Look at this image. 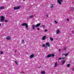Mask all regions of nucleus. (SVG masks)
I'll list each match as a JSON object with an SVG mask.
<instances>
[{
	"instance_id": "1",
	"label": "nucleus",
	"mask_w": 74,
	"mask_h": 74,
	"mask_svg": "<svg viewBox=\"0 0 74 74\" xmlns=\"http://www.w3.org/2000/svg\"><path fill=\"white\" fill-rule=\"evenodd\" d=\"M1 17V22H3L4 21V19H5V18H4V16H2Z\"/></svg>"
},
{
	"instance_id": "2",
	"label": "nucleus",
	"mask_w": 74,
	"mask_h": 74,
	"mask_svg": "<svg viewBox=\"0 0 74 74\" xmlns=\"http://www.w3.org/2000/svg\"><path fill=\"white\" fill-rule=\"evenodd\" d=\"M22 26H25L26 28H28V25H27V24L26 23H24L22 24Z\"/></svg>"
},
{
	"instance_id": "3",
	"label": "nucleus",
	"mask_w": 74,
	"mask_h": 74,
	"mask_svg": "<svg viewBox=\"0 0 74 74\" xmlns=\"http://www.w3.org/2000/svg\"><path fill=\"white\" fill-rule=\"evenodd\" d=\"M20 7H21V6H18L14 7V10H19V9H20Z\"/></svg>"
},
{
	"instance_id": "4",
	"label": "nucleus",
	"mask_w": 74,
	"mask_h": 74,
	"mask_svg": "<svg viewBox=\"0 0 74 74\" xmlns=\"http://www.w3.org/2000/svg\"><path fill=\"white\" fill-rule=\"evenodd\" d=\"M20 7H21V6H18L14 7V10H19V9H20Z\"/></svg>"
},
{
	"instance_id": "5",
	"label": "nucleus",
	"mask_w": 74,
	"mask_h": 74,
	"mask_svg": "<svg viewBox=\"0 0 74 74\" xmlns=\"http://www.w3.org/2000/svg\"><path fill=\"white\" fill-rule=\"evenodd\" d=\"M62 1L63 0H58V2L59 4L60 5L62 4V2H61L60 1Z\"/></svg>"
},
{
	"instance_id": "6",
	"label": "nucleus",
	"mask_w": 74,
	"mask_h": 74,
	"mask_svg": "<svg viewBox=\"0 0 74 74\" xmlns=\"http://www.w3.org/2000/svg\"><path fill=\"white\" fill-rule=\"evenodd\" d=\"M40 25H41V23H39L36 25H35V26L36 27H39V26H40Z\"/></svg>"
},
{
	"instance_id": "7",
	"label": "nucleus",
	"mask_w": 74,
	"mask_h": 74,
	"mask_svg": "<svg viewBox=\"0 0 74 74\" xmlns=\"http://www.w3.org/2000/svg\"><path fill=\"white\" fill-rule=\"evenodd\" d=\"M46 45L48 46L49 47H51V46H50V44H49V42L46 43Z\"/></svg>"
},
{
	"instance_id": "8",
	"label": "nucleus",
	"mask_w": 74,
	"mask_h": 74,
	"mask_svg": "<svg viewBox=\"0 0 74 74\" xmlns=\"http://www.w3.org/2000/svg\"><path fill=\"white\" fill-rule=\"evenodd\" d=\"M51 56H52V54H49L48 55L47 57V58H51Z\"/></svg>"
},
{
	"instance_id": "9",
	"label": "nucleus",
	"mask_w": 74,
	"mask_h": 74,
	"mask_svg": "<svg viewBox=\"0 0 74 74\" xmlns=\"http://www.w3.org/2000/svg\"><path fill=\"white\" fill-rule=\"evenodd\" d=\"M34 54H32L30 56V57L31 58H34Z\"/></svg>"
},
{
	"instance_id": "10",
	"label": "nucleus",
	"mask_w": 74,
	"mask_h": 74,
	"mask_svg": "<svg viewBox=\"0 0 74 74\" xmlns=\"http://www.w3.org/2000/svg\"><path fill=\"white\" fill-rule=\"evenodd\" d=\"M46 38V36H44L42 38V40H45Z\"/></svg>"
},
{
	"instance_id": "11",
	"label": "nucleus",
	"mask_w": 74,
	"mask_h": 74,
	"mask_svg": "<svg viewBox=\"0 0 74 74\" xmlns=\"http://www.w3.org/2000/svg\"><path fill=\"white\" fill-rule=\"evenodd\" d=\"M65 62H66V61H65V60H63V61H62V65H63V64H64V63H65Z\"/></svg>"
},
{
	"instance_id": "12",
	"label": "nucleus",
	"mask_w": 74,
	"mask_h": 74,
	"mask_svg": "<svg viewBox=\"0 0 74 74\" xmlns=\"http://www.w3.org/2000/svg\"><path fill=\"white\" fill-rule=\"evenodd\" d=\"M6 39L7 40H10V37L9 36H7Z\"/></svg>"
},
{
	"instance_id": "13",
	"label": "nucleus",
	"mask_w": 74,
	"mask_h": 74,
	"mask_svg": "<svg viewBox=\"0 0 74 74\" xmlns=\"http://www.w3.org/2000/svg\"><path fill=\"white\" fill-rule=\"evenodd\" d=\"M60 32V31H59V30L58 29L56 30V33L58 34H59V33Z\"/></svg>"
},
{
	"instance_id": "14",
	"label": "nucleus",
	"mask_w": 74,
	"mask_h": 74,
	"mask_svg": "<svg viewBox=\"0 0 74 74\" xmlns=\"http://www.w3.org/2000/svg\"><path fill=\"white\" fill-rule=\"evenodd\" d=\"M32 28L34 30L35 29V27H36V25H32Z\"/></svg>"
},
{
	"instance_id": "15",
	"label": "nucleus",
	"mask_w": 74,
	"mask_h": 74,
	"mask_svg": "<svg viewBox=\"0 0 74 74\" xmlns=\"http://www.w3.org/2000/svg\"><path fill=\"white\" fill-rule=\"evenodd\" d=\"M3 9H4V6H1L0 7V10H1V9L3 10Z\"/></svg>"
},
{
	"instance_id": "16",
	"label": "nucleus",
	"mask_w": 74,
	"mask_h": 74,
	"mask_svg": "<svg viewBox=\"0 0 74 74\" xmlns=\"http://www.w3.org/2000/svg\"><path fill=\"white\" fill-rule=\"evenodd\" d=\"M41 73L42 74H45V71H42L41 72Z\"/></svg>"
},
{
	"instance_id": "17",
	"label": "nucleus",
	"mask_w": 74,
	"mask_h": 74,
	"mask_svg": "<svg viewBox=\"0 0 74 74\" xmlns=\"http://www.w3.org/2000/svg\"><path fill=\"white\" fill-rule=\"evenodd\" d=\"M57 65H58V63L57 62H56L55 63V65L54 66V67H56V66H57Z\"/></svg>"
},
{
	"instance_id": "18",
	"label": "nucleus",
	"mask_w": 74,
	"mask_h": 74,
	"mask_svg": "<svg viewBox=\"0 0 74 74\" xmlns=\"http://www.w3.org/2000/svg\"><path fill=\"white\" fill-rule=\"evenodd\" d=\"M33 15H32L31 16H29V18H33Z\"/></svg>"
},
{
	"instance_id": "19",
	"label": "nucleus",
	"mask_w": 74,
	"mask_h": 74,
	"mask_svg": "<svg viewBox=\"0 0 74 74\" xmlns=\"http://www.w3.org/2000/svg\"><path fill=\"white\" fill-rule=\"evenodd\" d=\"M66 67H70V64H68L67 65Z\"/></svg>"
},
{
	"instance_id": "20",
	"label": "nucleus",
	"mask_w": 74,
	"mask_h": 74,
	"mask_svg": "<svg viewBox=\"0 0 74 74\" xmlns=\"http://www.w3.org/2000/svg\"><path fill=\"white\" fill-rule=\"evenodd\" d=\"M69 55V53H66V54H64V55H65V56H67V55Z\"/></svg>"
},
{
	"instance_id": "21",
	"label": "nucleus",
	"mask_w": 74,
	"mask_h": 74,
	"mask_svg": "<svg viewBox=\"0 0 74 74\" xmlns=\"http://www.w3.org/2000/svg\"><path fill=\"white\" fill-rule=\"evenodd\" d=\"M50 39L52 41H53V39L52 38H50Z\"/></svg>"
},
{
	"instance_id": "22",
	"label": "nucleus",
	"mask_w": 74,
	"mask_h": 74,
	"mask_svg": "<svg viewBox=\"0 0 74 74\" xmlns=\"http://www.w3.org/2000/svg\"><path fill=\"white\" fill-rule=\"evenodd\" d=\"M51 56H52V57H54V56H55V54H51Z\"/></svg>"
},
{
	"instance_id": "23",
	"label": "nucleus",
	"mask_w": 74,
	"mask_h": 74,
	"mask_svg": "<svg viewBox=\"0 0 74 74\" xmlns=\"http://www.w3.org/2000/svg\"><path fill=\"white\" fill-rule=\"evenodd\" d=\"M45 44H43V45H42V47H45Z\"/></svg>"
},
{
	"instance_id": "24",
	"label": "nucleus",
	"mask_w": 74,
	"mask_h": 74,
	"mask_svg": "<svg viewBox=\"0 0 74 74\" xmlns=\"http://www.w3.org/2000/svg\"><path fill=\"white\" fill-rule=\"evenodd\" d=\"M40 27H45V26L44 25H42L40 26Z\"/></svg>"
},
{
	"instance_id": "25",
	"label": "nucleus",
	"mask_w": 74,
	"mask_h": 74,
	"mask_svg": "<svg viewBox=\"0 0 74 74\" xmlns=\"http://www.w3.org/2000/svg\"><path fill=\"white\" fill-rule=\"evenodd\" d=\"M24 40H22V41H21L23 43L24 42Z\"/></svg>"
},
{
	"instance_id": "26",
	"label": "nucleus",
	"mask_w": 74,
	"mask_h": 74,
	"mask_svg": "<svg viewBox=\"0 0 74 74\" xmlns=\"http://www.w3.org/2000/svg\"><path fill=\"white\" fill-rule=\"evenodd\" d=\"M51 7V8H53V4L52 5Z\"/></svg>"
},
{
	"instance_id": "27",
	"label": "nucleus",
	"mask_w": 74,
	"mask_h": 74,
	"mask_svg": "<svg viewBox=\"0 0 74 74\" xmlns=\"http://www.w3.org/2000/svg\"><path fill=\"white\" fill-rule=\"evenodd\" d=\"M5 22H8V21H7V20H5Z\"/></svg>"
},
{
	"instance_id": "28",
	"label": "nucleus",
	"mask_w": 74,
	"mask_h": 74,
	"mask_svg": "<svg viewBox=\"0 0 74 74\" xmlns=\"http://www.w3.org/2000/svg\"><path fill=\"white\" fill-rule=\"evenodd\" d=\"M54 22L56 23H58V22H57V21H54Z\"/></svg>"
},
{
	"instance_id": "29",
	"label": "nucleus",
	"mask_w": 74,
	"mask_h": 74,
	"mask_svg": "<svg viewBox=\"0 0 74 74\" xmlns=\"http://www.w3.org/2000/svg\"><path fill=\"white\" fill-rule=\"evenodd\" d=\"M58 51L59 52H60V51H61V49H59Z\"/></svg>"
},
{
	"instance_id": "30",
	"label": "nucleus",
	"mask_w": 74,
	"mask_h": 74,
	"mask_svg": "<svg viewBox=\"0 0 74 74\" xmlns=\"http://www.w3.org/2000/svg\"><path fill=\"white\" fill-rule=\"evenodd\" d=\"M15 62L16 63V64H18V63H17V61H15Z\"/></svg>"
},
{
	"instance_id": "31",
	"label": "nucleus",
	"mask_w": 74,
	"mask_h": 74,
	"mask_svg": "<svg viewBox=\"0 0 74 74\" xmlns=\"http://www.w3.org/2000/svg\"><path fill=\"white\" fill-rule=\"evenodd\" d=\"M64 50H66V47H65L64 48Z\"/></svg>"
},
{
	"instance_id": "32",
	"label": "nucleus",
	"mask_w": 74,
	"mask_h": 74,
	"mask_svg": "<svg viewBox=\"0 0 74 74\" xmlns=\"http://www.w3.org/2000/svg\"><path fill=\"white\" fill-rule=\"evenodd\" d=\"M59 60H62V58L60 57L59 58Z\"/></svg>"
},
{
	"instance_id": "33",
	"label": "nucleus",
	"mask_w": 74,
	"mask_h": 74,
	"mask_svg": "<svg viewBox=\"0 0 74 74\" xmlns=\"http://www.w3.org/2000/svg\"><path fill=\"white\" fill-rule=\"evenodd\" d=\"M1 54H3V52L2 51H1Z\"/></svg>"
},
{
	"instance_id": "34",
	"label": "nucleus",
	"mask_w": 74,
	"mask_h": 74,
	"mask_svg": "<svg viewBox=\"0 0 74 74\" xmlns=\"http://www.w3.org/2000/svg\"><path fill=\"white\" fill-rule=\"evenodd\" d=\"M65 58H66V57H64L62 58L63 59H65Z\"/></svg>"
},
{
	"instance_id": "35",
	"label": "nucleus",
	"mask_w": 74,
	"mask_h": 74,
	"mask_svg": "<svg viewBox=\"0 0 74 74\" xmlns=\"http://www.w3.org/2000/svg\"><path fill=\"white\" fill-rule=\"evenodd\" d=\"M45 32H47V29H45Z\"/></svg>"
},
{
	"instance_id": "36",
	"label": "nucleus",
	"mask_w": 74,
	"mask_h": 74,
	"mask_svg": "<svg viewBox=\"0 0 74 74\" xmlns=\"http://www.w3.org/2000/svg\"><path fill=\"white\" fill-rule=\"evenodd\" d=\"M72 70H73V71H74V68Z\"/></svg>"
},
{
	"instance_id": "37",
	"label": "nucleus",
	"mask_w": 74,
	"mask_h": 74,
	"mask_svg": "<svg viewBox=\"0 0 74 74\" xmlns=\"http://www.w3.org/2000/svg\"><path fill=\"white\" fill-rule=\"evenodd\" d=\"M67 21H69V19L68 18H67Z\"/></svg>"
},
{
	"instance_id": "38",
	"label": "nucleus",
	"mask_w": 74,
	"mask_h": 74,
	"mask_svg": "<svg viewBox=\"0 0 74 74\" xmlns=\"http://www.w3.org/2000/svg\"><path fill=\"white\" fill-rule=\"evenodd\" d=\"M37 29V30H40V29L39 28H38Z\"/></svg>"
},
{
	"instance_id": "39",
	"label": "nucleus",
	"mask_w": 74,
	"mask_h": 74,
	"mask_svg": "<svg viewBox=\"0 0 74 74\" xmlns=\"http://www.w3.org/2000/svg\"><path fill=\"white\" fill-rule=\"evenodd\" d=\"M64 55V54H63L62 55V56H63V55Z\"/></svg>"
},
{
	"instance_id": "40",
	"label": "nucleus",
	"mask_w": 74,
	"mask_h": 74,
	"mask_svg": "<svg viewBox=\"0 0 74 74\" xmlns=\"http://www.w3.org/2000/svg\"><path fill=\"white\" fill-rule=\"evenodd\" d=\"M47 17H48V15L47 14Z\"/></svg>"
},
{
	"instance_id": "41",
	"label": "nucleus",
	"mask_w": 74,
	"mask_h": 74,
	"mask_svg": "<svg viewBox=\"0 0 74 74\" xmlns=\"http://www.w3.org/2000/svg\"><path fill=\"white\" fill-rule=\"evenodd\" d=\"M0 26H1V23H0Z\"/></svg>"
},
{
	"instance_id": "42",
	"label": "nucleus",
	"mask_w": 74,
	"mask_h": 74,
	"mask_svg": "<svg viewBox=\"0 0 74 74\" xmlns=\"http://www.w3.org/2000/svg\"><path fill=\"white\" fill-rule=\"evenodd\" d=\"M15 52H16V51H15Z\"/></svg>"
},
{
	"instance_id": "43",
	"label": "nucleus",
	"mask_w": 74,
	"mask_h": 74,
	"mask_svg": "<svg viewBox=\"0 0 74 74\" xmlns=\"http://www.w3.org/2000/svg\"><path fill=\"white\" fill-rule=\"evenodd\" d=\"M47 48V47L45 46V48Z\"/></svg>"
},
{
	"instance_id": "44",
	"label": "nucleus",
	"mask_w": 74,
	"mask_h": 74,
	"mask_svg": "<svg viewBox=\"0 0 74 74\" xmlns=\"http://www.w3.org/2000/svg\"><path fill=\"white\" fill-rule=\"evenodd\" d=\"M72 32L73 33V31H72Z\"/></svg>"
},
{
	"instance_id": "45",
	"label": "nucleus",
	"mask_w": 74,
	"mask_h": 74,
	"mask_svg": "<svg viewBox=\"0 0 74 74\" xmlns=\"http://www.w3.org/2000/svg\"><path fill=\"white\" fill-rule=\"evenodd\" d=\"M23 1H25V0H23Z\"/></svg>"
},
{
	"instance_id": "46",
	"label": "nucleus",
	"mask_w": 74,
	"mask_h": 74,
	"mask_svg": "<svg viewBox=\"0 0 74 74\" xmlns=\"http://www.w3.org/2000/svg\"><path fill=\"white\" fill-rule=\"evenodd\" d=\"M22 73H23V72H22Z\"/></svg>"
},
{
	"instance_id": "47",
	"label": "nucleus",
	"mask_w": 74,
	"mask_h": 74,
	"mask_svg": "<svg viewBox=\"0 0 74 74\" xmlns=\"http://www.w3.org/2000/svg\"><path fill=\"white\" fill-rule=\"evenodd\" d=\"M0 47H1V46H0Z\"/></svg>"
},
{
	"instance_id": "48",
	"label": "nucleus",
	"mask_w": 74,
	"mask_h": 74,
	"mask_svg": "<svg viewBox=\"0 0 74 74\" xmlns=\"http://www.w3.org/2000/svg\"><path fill=\"white\" fill-rule=\"evenodd\" d=\"M73 9H74V8Z\"/></svg>"
}]
</instances>
